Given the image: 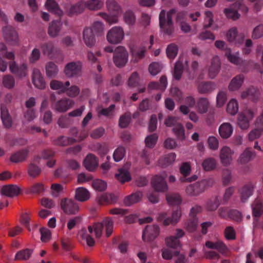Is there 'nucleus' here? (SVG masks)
I'll return each mask as SVG.
<instances>
[{"label": "nucleus", "mask_w": 263, "mask_h": 263, "mask_svg": "<svg viewBox=\"0 0 263 263\" xmlns=\"http://www.w3.org/2000/svg\"><path fill=\"white\" fill-rule=\"evenodd\" d=\"M173 131L174 134L176 135L178 139L183 140L185 138L184 129L183 125L179 123L176 124L175 126L173 128Z\"/></svg>", "instance_id": "nucleus-60"}, {"label": "nucleus", "mask_w": 263, "mask_h": 263, "mask_svg": "<svg viewBox=\"0 0 263 263\" xmlns=\"http://www.w3.org/2000/svg\"><path fill=\"white\" fill-rule=\"evenodd\" d=\"M85 3L87 8L90 10L100 9L103 5L102 0H89Z\"/></svg>", "instance_id": "nucleus-54"}, {"label": "nucleus", "mask_w": 263, "mask_h": 263, "mask_svg": "<svg viewBox=\"0 0 263 263\" xmlns=\"http://www.w3.org/2000/svg\"><path fill=\"white\" fill-rule=\"evenodd\" d=\"M176 155L175 153H170L161 158L159 160V164L163 167H165L172 164L175 160Z\"/></svg>", "instance_id": "nucleus-42"}, {"label": "nucleus", "mask_w": 263, "mask_h": 263, "mask_svg": "<svg viewBox=\"0 0 263 263\" xmlns=\"http://www.w3.org/2000/svg\"><path fill=\"white\" fill-rule=\"evenodd\" d=\"M143 197L141 192L138 191L126 196L123 200V203L126 206H130L139 202Z\"/></svg>", "instance_id": "nucleus-25"}, {"label": "nucleus", "mask_w": 263, "mask_h": 263, "mask_svg": "<svg viewBox=\"0 0 263 263\" xmlns=\"http://www.w3.org/2000/svg\"><path fill=\"white\" fill-rule=\"evenodd\" d=\"M184 70L183 63L180 61H177L174 65L173 76L174 78L177 81H179L182 77V75Z\"/></svg>", "instance_id": "nucleus-40"}, {"label": "nucleus", "mask_w": 263, "mask_h": 263, "mask_svg": "<svg viewBox=\"0 0 263 263\" xmlns=\"http://www.w3.org/2000/svg\"><path fill=\"white\" fill-rule=\"evenodd\" d=\"M238 104L237 101L235 99H232L227 105V112L231 115H235L238 112Z\"/></svg>", "instance_id": "nucleus-56"}, {"label": "nucleus", "mask_w": 263, "mask_h": 263, "mask_svg": "<svg viewBox=\"0 0 263 263\" xmlns=\"http://www.w3.org/2000/svg\"><path fill=\"white\" fill-rule=\"evenodd\" d=\"M256 156V153L253 151L251 147H247L240 154L237 160V162L240 164L248 163L254 159Z\"/></svg>", "instance_id": "nucleus-16"}, {"label": "nucleus", "mask_w": 263, "mask_h": 263, "mask_svg": "<svg viewBox=\"0 0 263 263\" xmlns=\"http://www.w3.org/2000/svg\"><path fill=\"white\" fill-rule=\"evenodd\" d=\"M181 215V209L177 208L176 210L173 211L171 217H168L166 212H162L159 214L157 220L162 222L164 226H168L170 224L175 225L179 221Z\"/></svg>", "instance_id": "nucleus-2"}, {"label": "nucleus", "mask_w": 263, "mask_h": 263, "mask_svg": "<svg viewBox=\"0 0 263 263\" xmlns=\"http://www.w3.org/2000/svg\"><path fill=\"white\" fill-rule=\"evenodd\" d=\"M160 234V228L156 224L147 225L143 230L142 240L146 242H150L155 239Z\"/></svg>", "instance_id": "nucleus-6"}, {"label": "nucleus", "mask_w": 263, "mask_h": 263, "mask_svg": "<svg viewBox=\"0 0 263 263\" xmlns=\"http://www.w3.org/2000/svg\"><path fill=\"white\" fill-rule=\"evenodd\" d=\"M90 193L85 188L80 187L76 190L75 199L80 202H84L90 198Z\"/></svg>", "instance_id": "nucleus-29"}, {"label": "nucleus", "mask_w": 263, "mask_h": 263, "mask_svg": "<svg viewBox=\"0 0 263 263\" xmlns=\"http://www.w3.org/2000/svg\"><path fill=\"white\" fill-rule=\"evenodd\" d=\"M158 136L157 134H154L148 136L145 139V143L146 146L149 148H153L156 145Z\"/></svg>", "instance_id": "nucleus-61"}, {"label": "nucleus", "mask_w": 263, "mask_h": 263, "mask_svg": "<svg viewBox=\"0 0 263 263\" xmlns=\"http://www.w3.org/2000/svg\"><path fill=\"white\" fill-rule=\"evenodd\" d=\"M234 154V151L230 147L223 146L219 152V158L221 164L226 166L230 165L232 162Z\"/></svg>", "instance_id": "nucleus-11"}, {"label": "nucleus", "mask_w": 263, "mask_h": 263, "mask_svg": "<svg viewBox=\"0 0 263 263\" xmlns=\"http://www.w3.org/2000/svg\"><path fill=\"white\" fill-rule=\"evenodd\" d=\"M9 69L11 73L20 78L25 77L27 75V68L25 64L18 66L14 61L9 63Z\"/></svg>", "instance_id": "nucleus-12"}, {"label": "nucleus", "mask_w": 263, "mask_h": 263, "mask_svg": "<svg viewBox=\"0 0 263 263\" xmlns=\"http://www.w3.org/2000/svg\"><path fill=\"white\" fill-rule=\"evenodd\" d=\"M215 83L212 81H203L197 86L198 92L200 94H209L215 89Z\"/></svg>", "instance_id": "nucleus-22"}, {"label": "nucleus", "mask_w": 263, "mask_h": 263, "mask_svg": "<svg viewBox=\"0 0 263 263\" xmlns=\"http://www.w3.org/2000/svg\"><path fill=\"white\" fill-rule=\"evenodd\" d=\"M209 102L207 98H200L197 104V111L200 114H204L208 111L209 107Z\"/></svg>", "instance_id": "nucleus-43"}, {"label": "nucleus", "mask_w": 263, "mask_h": 263, "mask_svg": "<svg viewBox=\"0 0 263 263\" xmlns=\"http://www.w3.org/2000/svg\"><path fill=\"white\" fill-rule=\"evenodd\" d=\"M206 181L202 180L190 184L185 189L186 194L189 196H197L205 190Z\"/></svg>", "instance_id": "nucleus-8"}, {"label": "nucleus", "mask_w": 263, "mask_h": 263, "mask_svg": "<svg viewBox=\"0 0 263 263\" xmlns=\"http://www.w3.org/2000/svg\"><path fill=\"white\" fill-rule=\"evenodd\" d=\"M77 142L74 138L60 136L54 141V144L60 146H66Z\"/></svg>", "instance_id": "nucleus-37"}, {"label": "nucleus", "mask_w": 263, "mask_h": 263, "mask_svg": "<svg viewBox=\"0 0 263 263\" xmlns=\"http://www.w3.org/2000/svg\"><path fill=\"white\" fill-rule=\"evenodd\" d=\"M3 35L5 40L12 45H17L19 37L17 31L11 26L7 25L3 28Z\"/></svg>", "instance_id": "nucleus-4"}, {"label": "nucleus", "mask_w": 263, "mask_h": 263, "mask_svg": "<svg viewBox=\"0 0 263 263\" xmlns=\"http://www.w3.org/2000/svg\"><path fill=\"white\" fill-rule=\"evenodd\" d=\"M252 214L257 221V218L260 217L262 214L263 205L260 200L256 199L252 204Z\"/></svg>", "instance_id": "nucleus-35"}, {"label": "nucleus", "mask_w": 263, "mask_h": 263, "mask_svg": "<svg viewBox=\"0 0 263 263\" xmlns=\"http://www.w3.org/2000/svg\"><path fill=\"white\" fill-rule=\"evenodd\" d=\"M92 186L94 189L100 192L105 190L107 187L106 183L100 179L94 180L92 183Z\"/></svg>", "instance_id": "nucleus-63"}, {"label": "nucleus", "mask_w": 263, "mask_h": 263, "mask_svg": "<svg viewBox=\"0 0 263 263\" xmlns=\"http://www.w3.org/2000/svg\"><path fill=\"white\" fill-rule=\"evenodd\" d=\"M221 69V62L220 58L217 55L212 58L210 64L208 67V76L209 79L215 78L219 73Z\"/></svg>", "instance_id": "nucleus-10"}, {"label": "nucleus", "mask_w": 263, "mask_h": 263, "mask_svg": "<svg viewBox=\"0 0 263 263\" xmlns=\"http://www.w3.org/2000/svg\"><path fill=\"white\" fill-rule=\"evenodd\" d=\"M131 114L129 112H125L122 115L119 119V126L122 128H126L131 121Z\"/></svg>", "instance_id": "nucleus-51"}, {"label": "nucleus", "mask_w": 263, "mask_h": 263, "mask_svg": "<svg viewBox=\"0 0 263 263\" xmlns=\"http://www.w3.org/2000/svg\"><path fill=\"white\" fill-rule=\"evenodd\" d=\"M62 23L60 21H52L48 27V33L52 38L58 36L61 31Z\"/></svg>", "instance_id": "nucleus-24"}, {"label": "nucleus", "mask_w": 263, "mask_h": 263, "mask_svg": "<svg viewBox=\"0 0 263 263\" xmlns=\"http://www.w3.org/2000/svg\"><path fill=\"white\" fill-rule=\"evenodd\" d=\"M32 78V83L36 88L41 89H43L45 88L46 83L45 80L39 69H33Z\"/></svg>", "instance_id": "nucleus-20"}, {"label": "nucleus", "mask_w": 263, "mask_h": 263, "mask_svg": "<svg viewBox=\"0 0 263 263\" xmlns=\"http://www.w3.org/2000/svg\"><path fill=\"white\" fill-rule=\"evenodd\" d=\"M240 97L242 99L248 98L252 101H256L259 98L260 92L257 88L250 86L241 92Z\"/></svg>", "instance_id": "nucleus-15"}, {"label": "nucleus", "mask_w": 263, "mask_h": 263, "mask_svg": "<svg viewBox=\"0 0 263 263\" xmlns=\"http://www.w3.org/2000/svg\"><path fill=\"white\" fill-rule=\"evenodd\" d=\"M70 84L69 81H66L65 83H63L61 81L52 80L50 83V86L53 90H59V93H64L67 90V87H68Z\"/></svg>", "instance_id": "nucleus-28"}, {"label": "nucleus", "mask_w": 263, "mask_h": 263, "mask_svg": "<svg viewBox=\"0 0 263 263\" xmlns=\"http://www.w3.org/2000/svg\"><path fill=\"white\" fill-rule=\"evenodd\" d=\"M178 46L174 43H171L168 45L166 48L167 56L170 59H174L178 53Z\"/></svg>", "instance_id": "nucleus-59"}, {"label": "nucleus", "mask_w": 263, "mask_h": 263, "mask_svg": "<svg viewBox=\"0 0 263 263\" xmlns=\"http://www.w3.org/2000/svg\"><path fill=\"white\" fill-rule=\"evenodd\" d=\"M46 74L48 78H54L58 73V68L53 62H48L45 66Z\"/></svg>", "instance_id": "nucleus-38"}, {"label": "nucleus", "mask_w": 263, "mask_h": 263, "mask_svg": "<svg viewBox=\"0 0 263 263\" xmlns=\"http://www.w3.org/2000/svg\"><path fill=\"white\" fill-rule=\"evenodd\" d=\"M151 183L154 190L158 192H164L167 191V184L163 177L156 175L153 177Z\"/></svg>", "instance_id": "nucleus-13"}, {"label": "nucleus", "mask_w": 263, "mask_h": 263, "mask_svg": "<svg viewBox=\"0 0 263 263\" xmlns=\"http://www.w3.org/2000/svg\"><path fill=\"white\" fill-rule=\"evenodd\" d=\"M74 105V101L68 98H64L57 101L54 105V109L58 112H64Z\"/></svg>", "instance_id": "nucleus-14"}, {"label": "nucleus", "mask_w": 263, "mask_h": 263, "mask_svg": "<svg viewBox=\"0 0 263 263\" xmlns=\"http://www.w3.org/2000/svg\"><path fill=\"white\" fill-rule=\"evenodd\" d=\"M47 9L59 16L63 15V11L59 8L58 3L54 0H47L45 4Z\"/></svg>", "instance_id": "nucleus-30"}, {"label": "nucleus", "mask_w": 263, "mask_h": 263, "mask_svg": "<svg viewBox=\"0 0 263 263\" xmlns=\"http://www.w3.org/2000/svg\"><path fill=\"white\" fill-rule=\"evenodd\" d=\"M197 223L198 219L197 217H190L185 222L184 228L189 232H193L196 230Z\"/></svg>", "instance_id": "nucleus-52"}, {"label": "nucleus", "mask_w": 263, "mask_h": 263, "mask_svg": "<svg viewBox=\"0 0 263 263\" xmlns=\"http://www.w3.org/2000/svg\"><path fill=\"white\" fill-rule=\"evenodd\" d=\"M128 59V52L124 46H119L115 48L112 60L117 67L122 68L125 66Z\"/></svg>", "instance_id": "nucleus-3"}, {"label": "nucleus", "mask_w": 263, "mask_h": 263, "mask_svg": "<svg viewBox=\"0 0 263 263\" xmlns=\"http://www.w3.org/2000/svg\"><path fill=\"white\" fill-rule=\"evenodd\" d=\"M217 162L215 158L209 157L205 159L202 163V166L205 171H211L215 169Z\"/></svg>", "instance_id": "nucleus-41"}, {"label": "nucleus", "mask_w": 263, "mask_h": 263, "mask_svg": "<svg viewBox=\"0 0 263 263\" xmlns=\"http://www.w3.org/2000/svg\"><path fill=\"white\" fill-rule=\"evenodd\" d=\"M45 190V185L42 182H36L31 185L28 189L30 193L36 195L43 194Z\"/></svg>", "instance_id": "nucleus-45"}, {"label": "nucleus", "mask_w": 263, "mask_h": 263, "mask_svg": "<svg viewBox=\"0 0 263 263\" xmlns=\"http://www.w3.org/2000/svg\"><path fill=\"white\" fill-rule=\"evenodd\" d=\"M140 78L137 72L132 73L127 81V85L130 87H136L139 85Z\"/></svg>", "instance_id": "nucleus-53"}, {"label": "nucleus", "mask_w": 263, "mask_h": 263, "mask_svg": "<svg viewBox=\"0 0 263 263\" xmlns=\"http://www.w3.org/2000/svg\"><path fill=\"white\" fill-rule=\"evenodd\" d=\"M176 12V9H172L167 13L165 10H162L159 14V26L165 34L171 36L174 31L172 15Z\"/></svg>", "instance_id": "nucleus-1"}, {"label": "nucleus", "mask_w": 263, "mask_h": 263, "mask_svg": "<svg viewBox=\"0 0 263 263\" xmlns=\"http://www.w3.org/2000/svg\"><path fill=\"white\" fill-rule=\"evenodd\" d=\"M82 68V63L80 61L71 62L65 65L64 72L67 77L73 78L81 74Z\"/></svg>", "instance_id": "nucleus-7"}, {"label": "nucleus", "mask_w": 263, "mask_h": 263, "mask_svg": "<svg viewBox=\"0 0 263 263\" xmlns=\"http://www.w3.org/2000/svg\"><path fill=\"white\" fill-rule=\"evenodd\" d=\"M3 84L8 89H12L15 86V80L10 74H6L3 78Z\"/></svg>", "instance_id": "nucleus-58"}, {"label": "nucleus", "mask_w": 263, "mask_h": 263, "mask_svg": "<svg viewBox=\"0 0 263 263\" xmlns=\"http://www.w3.org/2000/svg\"><path fill=\"white\" fill-rule=\"evenodd\" d=\"M103 228H105L106 235L107 237H109L112 232L114 228V221L110 217H106L102 221Z\"/></svg>", "instance_id": "nucleus-46"}, {"label": "nucleus", "mask_w": 263, "mask_h": 263, "mask_svg": "<svg viewBox=\"0 0 263 263\" xmlns=\"http://www.w3.org/2000/svg\"><path fill=\"white\" fill-rule=\"evenodd\" d=\"M254 190V185L252 183H248L243 185L240 190L241 200L245 202L252 194Z\"/></svg>", "instance_id": "nucleus-31"}, {"label": "nucleus", "mask_w": 263, "mask_h": 263, "mask_svg": "<svg viewBox=\"0 0 263 263\" xmlns=\"http://www.w3.org/2000/svg\"><path fill=\"white\" fill-rule=\"evenodd\" d=\"M263 36V25H259L253 30L251 37L253 40H257Z\"/></svg>", "instance_id": "nucleus-64"}, {"label": "nucleus", "mask_w": 263, "mask_h": 263, "mask_svg": "<svg viewBox=\"0 0 263 263\" xmlns=\"http://www.w3.org/2000/svg\"><path fill=\"white\" fill-rule=\"evenodd\" d=\"M42 52L44 55L51 57L55 52V48L51 42L42 43L40 46Z\"/></svg>", "instance_id": "nucleus-32"}, {"label": "nucleus", "mask_w": 263, "mask_h": 263, "mask_svg": "<svg viewBox=\"0 0 263 263\" xmlns=\"http://www.w3.org/2000/svg\"><path fill=\"white\" fill-rule=\"evenodd\" d=\"M89 28L92 29V32L97 35H101L103 33L104 26L100 22H95Z\"/></svg>", "instance_id": "nucleus-62"}, {"label": "nucleus", "mask_w": 263, "mask_h": 263, "mask_svg": "<svg viewBox=\"0 0 263 263\" xmlns=\"http://www.w3.org/2000/svg\"><path fill=\"white\" fill-rule=\"evenodd\" d=\"M83 40L87 47H92L96 43L95 34L90 28H85L83 32Z\"/></svg>", "instance_id": "nucleus-21"}, {"label": "nucleus", "mask_w": 263, "mask_h": 263, "mask_svg": "<svg viewBox=\"0 0 263 263\" xmlns=\"http://www.w3.org/2000/svg\"><path fill=\"white\" fill-rule=\"evenodd\" d=\"M21 190V189L16 185L9 184L3 186L1 190V193L4 196L12 198L18 196Z\"/></svg>", "instance_id": "nucleus-17"}, {"label": "nucleus", "mask_w": 263, "mask_h": 263, "mask_svg": "<svg viewBox=\"0 0 263 263\" xmlns=\"http://www.w3.org/2000/svg\"><path fill=\"white\" fill-rule=\"evenodd\" d=\"M166 199L170 205H175L180 204L182 202L180 195L178 193H170L166 195Z\"/></svg>", "instance_id": "nucleus-44"}, {"label": "nucleus", "mask_w": 263, "mask_h": 263, "mask_svg": "<svg viewBox=\"0 0 263 263\" xmlns=\"http://www.w3.org/2000/svg\"><path fill=\"white\" fill-rule=\"evenodd\" d=\"M83 165L89 171H94L98 166V160L95 155L88 154L83 161Z\"/></svg>", "instance_id": "nucleus-19"}, {"label": "nucleus", "mask_w": 263, "mask_h": 263, "mask_svg": "<svg viewBox=\"0 0 263 263\" xmlns=\"http://www.w3.org/2000/svg\"><path fill=\"white\" fill-rule=\"evenodd\" d=\"M129 49L131 55L136 63L138 62L145 57L146 52L145 47L142 46L138 48L136 46L132 45L130 46Z\"/></svg>", "instance_id": "nucleus-18"}, {"label": "nucleus", "mask_w": 263, "mask_h": 263, "mask_svg": "<svg viewBox=\"0 0 263 263\" xmlns=\"http://www.w3.org/2000/svg\"><path fill=\"white\" fill-rule=\"evenodd\" d=\"M233 131V127L229 123H224L219 127V134L222 139H227L230 137Z\"/></svg>", "instance_id": "nucleus-27"}, {"label": "nucleus", "mask_w": 263, "mask_h": 263, "mask_svg": "<svg viewBox=\"0 0 263 263\" xmlns=\"http://www.w3.org/2000/svg\"><path fill=\"white\" fill-rule=\"evenodd\" d=\"M235 6H231V5L228 8L223 9V13L226 17L233 21L238 20L240 17V14L238 12L237 10L234 9Z\"/></svg>", "instance_id": "nucleus-34"}, {"label": "nucleus", "mask_w": 263, "mask_h": 263, "mask_svg": "<svg viewBox=\"0 0 263 263\" xmlns=\"http://www.w3.org/2000/svg\"><path fill=\"white\" fill-rule=\"evenodd\" d=\"M116 178L121 183L129 181L131 180L130 174L126 168H121L119 170V173L116 174Z\"/></svg>", "instance_id": "nucleus-39"}, {"label": "nucleus", "mask_w": 263, "mask_h": 263, "mask_svg": "<svg viewBox=\"0 0 263 263\" xmlns=\"http://www.w3.org/2000/svg\"><path fill=\"white\" fill-rule=\"evenodd\" d=\"M220 203L217 197H213L209 199L205 203V209L209 211H215L219 206Z\"/></svg>", "instance_id": "nucleus-49"}, {"label": "nucleus", "mask_w": 263, "mask_h": 263, "mask_svg": "<svg viewBox=\"0 0 263 263\" xmlns=\"http://www.w3.org/2000/svg\"><path fill=\"white\" fill-rule=\"evenodd\" d=\"M61 208L68 215L76 214L79 211L78 204L70 199L64 198L61 201Z\"/></svg>", "instance_id": "nucleus-9"}, {"label": "nucleus", "mask_w": 263, "mask_h": 263, "mask_svg": "<svg viewBox=\"0 0 263 263\" xmlns=\"http://www.w3.org/2000/svg\"><path fill=\"white\" fill-rule=\"evenodd\" d=\"M166 245L174 249H178L181 247L180 241L175 236H170L165 239Z\"/></svg>", "instance_id": "nucleus-47"}, {"label": "nucleus", "mask_w": 263, "mask_h": 263, "mask_svg": "<svg viewBox=\"0 0 263 263\" xmlns=\"http://www.w3.org/2000/svg\"><path fill=\"white\" fill-rule=\"evenodd\" d=\"M118 200V196L112 193H105L98 197L97 201L100 205L115 203Z\"/></svg>", "instance_id": "nucleus-23"}, {"label": "nucleus", "mask_w": 263, "mask_h": 263, "mask_svg": "<svg viewBox=\"0 0 263 263\" xmlns=\"http://www.w3.org/2000/svg\"><path fill=\"white\" fill-rule=\"evenodd\" d=\"M244 80V76L239 74L234 77L231 81L229 85V89L231 91H235L239 89Z\"/></svg>", "instance_id": "nucleus-33"}, {"label": "nucleus", "mask_w": 263, "mask_h": 263, "mask_svg": "<svg viewBox=\"0 0 263 263\" xmlns=\"http://www.w3.org/2000/svg\"><path fill=\"white\" fill-rule=\"evenodd\" d=\"M1 118L5 128L9 129L12 127L13 121L11 116L9 114L8 110L2 111Z\"/></svg>", "instance_id": "nucleus-48"}, {"label": "nucleus", "mask_w": 263, "mask_h": 263, "mask_svg": "<svg viewBox=\"0 0 263 263\" xmlns=\"http://www.w3.org/2000/svg\"><path fill=\"white\" fill-rule=\"evenodd\" d=\"M250 120L243 114H239L238 117V125L243 130L248 128Z\"/></svg>", "instance_id": "nucleus-57"}, {"label": "nucleus", "mask_w": 263, "mask_h": 263, "mask_svg": "<svg viewBox=\"0 0 263 263\" xmlns=\"http://www.w3.org/2000/svg\"><path fill=\"white\" fill-rule=\"evenodd\" d=\"M124 37V32L120 27H115L110 29L106 35L107 41L112 44L120 43Z\"/></svg>", "instance_id": "nucleus-5"}, {"label": "nucleus", "mask_w": 263, "mask_h": 263, "mask_svg": "<svg viewBox=\"0 0 263 263\" xmlns=\"http://www.w3.org/2000/svg\"><path fill=\"white\" fill-rule=\"evenodd\" d=\"M86 8H87L86 3L85 2H80L70 7L68 10V14L71 16L74 14H80L82 13Z\"/></svg>", "instance_id": "nucleus-36"}, {"label": "nucleus", "mask_w": 263, "mask_h": 263, "mask_svg": "<svg viewBox=\"0 0 263 263\" xmlns=\"http://www.w3.org/2000/svg\"><path fill=\"white\" fill-rule=\"evenodd\" d=\"M27 172L30 176L33 178H35L40 175L41 170L36 165L31 163L28 165Z\"/></svg>", "instance_id": "nucleus-55"}, {"label": "nucleus", "mask_w": 263, "mask_h": 263, "mask_svg": "<svg viewBox=\"0 0 263 263\" xmlns=\"http://www.w3.org/2000/svg\"><path fill=\"white\" fill-rule=\"evenodd\" d=\"M28 153L29 151L27 149L17 151L11 155L10 161L15 163L23 162L26 159Z\"/></svg>", "instance_id": "nucleus-26"}, {"label": "nucleus", "mask_w": 263, "mask_h": 263, "mask_svg": "<svg viewBox=\"0 0 263 263\" xmlns=\"http://www.w3.org/2000/svg\"><path fill=\"white\" fill-rule=\"evenodd\" d=\"M32 252L33 250L29 249H26L21 250L16 254L15 256V260H27L30 258Z\"/></svg>", "instance_id": "nucleus-50"}]
</instances>
